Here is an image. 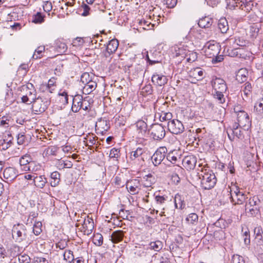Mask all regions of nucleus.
I'll use <instances>...</instances> for the list:
<instances>
[{
  "label": "nucleus",
  "mask_w": 263,
  "mask_h": 263,
  "mask_svg": "<svg viewBox=\"0 0 263 263\" xmlns=\"http://www.w3.org/2000/svg\"><path fill=\"white\" fill-rule=\"evenodd\" d=\"M198 174L199 178L201 179V186L203 189L210 190L215 186L217 179L211 171L202 168Z\"/></svg>",
  "instance_id": "1"
},
{
  "label": "nucleus",
  "mask_w": 263,
  "mask_h": 263,
  "mask_svg": "<svg viewBox=\"0 0 263 263\" xmlns=\"http://www.w3.org/2000/svg\"><path fill=\"white\" fill-rule=\"evenodd\" d=\"M145 152L144 148L138 147L136 149L130 153L129 162L135 165H142L144 161L143 155Z\"/></svg>",
  "instance_id": "2"
},
{
  "label": "nucleus",
  "mask_w": 263,
  "mask_h": 263,
  "mask_svg": "<svg viewBox=\"0 0 263 263\" xmlns=\"http://www.w3.org/2000/svg\"><path fill=\"white\" fill-rule=\"evenodd\" d=\"M149 131L151 137L155 140H161L164 138L166 134L164 126L160 124L152 125Z\"/></svg>",
  "instance_id": "3"
},
{
  "label": "nucleus",
  "mask_w": 263,
  "mask_h": 263,
  "mask_svg": "<svg viewBox=\"0 0 263 263\" xmlns=\"http://www.w3.org/2000/svg\"><path fill=\"white\" fill-rule=\"evenodd\" d=\"M26 230L23 224L14 225L12 230V235L16 241L21 242L26 238Z\"/></svg>",
  "instance_id": "4"
},
{
  "label": "nucleus",
  "mask_w": 263,
  "mask_h": 263,
  "mask_svg": "<svg viewBox=\"0 0 263 263\" xmlns=\"http://www.w3.org/2000/svg\"><path fill=\"white\" fill-rule=\"evenodd\" d=\"M168 129L174 134H179L184 131V127L181 121L177 119H173L168 122Z\"/></svg>",
  "instance_id": "5"
},
{
  "label": "nucleus",
  "mask_w": 263,
  "mask_h": 263,
  "mask_svg": "<svg viewBox=\"0 0 263 263\" xmlns=\"http://www.w3.org/2000/svg\"><path fill=\"white\" fill-rule=\"evenodd\" d=\"M167 153L166 147H160L157 149L152 157V160L153 164L155 166L159 165L164 160Z\"/></svg>",
  "instance_id": "6"
},
{
  "label": "nucleus",
  "mask_w": 263,
  "mask_h": 263,
  "mask_svg": "<svg viewBox=\"0 0 263 263\" xmlns=\"http://www.w3.org/2000/svg\"><path fill=\"white\" fill-rule=\"evenodd\" d=\"M32 103V108L35 114L43 112L47 108V101H44L41 97L35 98Z\"/></svg>",
  "instance_id": "7"
},
{
  "label": "nucleus",
  "mask_w": 263,
  "mask_h": 263,
  "mask_svg": "<svg viewBox=\"0 0 263 263\" xmlns=\"http://www.w3.org/2000/svg\"><path fill=\"white\" fill-rule=\"evenodd\" d=\"M220 50V46L217 43H209L205 48V55L209 58H214L218 54Z\"/></svg>",
  "instance_id": "8"
},
{
  "label": "nucleus",
  "mask_w": 263,
  "mask_h": 263,
  "mask_svg": "<svg viewBox=\"0 0 263 263\" xmlns=\"http://www.w3.org/2000/svg\"><path fill=\"white\" fill-rule=\"evenodd\" d=\"M235 111L237 112V121L239 126L249 127L251 124V120H250L248 114L243 110L236 111L234 109Z\"/></svg>",
  "instance_id": "9"
},
{
  "label": "nucleus",
  "mask_w": 263,
  "mask_h": 263,
  "mask_svg": "<svg viewBox=\"0 0 263 263\" xmlns=\"http://www.w3.org/2000/svg\"><path fill=\"white\" fill-rule=\"evenodd\" d=\"M126 187L131 194H138L140 190V183L138 179L128 180L126 183Z\"/></svg>",
  "instance_id": "10"
},
{
  "label": "nucleus",
  "mask_w": 263,
  "mask_h": 263,
  "mask_svg": "<svg viewBox=\"0 0 263 263\" xmlns=\"http://www.w3.org/2000/svg\"><path fill=\"white\" fill-rule=\"evenodd\" d=\"M172 53L174 57H180V60L187 57L189 51L183 46H175L172 48Z\"/></svg>",
  "instance_id": "11"
},
{
  "label": "nucleus",
  "mask_w": 263,
  "mask_h": 263,
  "mask_svg": "<svg viewBox=\"0 0 263 263\" xmlns=\"http://www.w3.org/2000/svg\"><path fill=\"white\" fill-rule=\"evenodd\" d=\"M182 161L183 165L186 170H191L196 166L197 158L194 155H188L185 156Z\"/></svg>",
  "instance_id": "12"
},
{
  "label": "nucleus",
  "mask_w": 263,
  "mask_h": 263,
  "mask_svg": "<svg viewBox=\"0 0 263 263\" xmlns=\"http://www.w3.org/2000/svg\"><path fill=\"white\" fill-rule=\"evenodd\" d=\"M211 83L215 91H226L227 86L224 80L219 78H215Z\"/></svg>",
  "instance_id": "13"
},
{
  "label": "nucleus",
  "mask_w": 263,
  "mask_h": 263,
  "mask_svg": "<svg viewBox=\"0 0 263 263\" xmlns=\"http://www.w3.org/2000/svg\"><path fill=\"white\" fill-rule=\"evenodd\" d=\"M94 228V223L92 218L87 216L86 218H85L82 224V231L85 234H90Z\"/></svg>",
  "instance_id": "14"
},
{
  "label": "nucleus",
  "mask_w": 263,
  "mask_h": 263,
  "mask_svg": "<svg viewBox=\"0 0 263 263\" xmlns=\"http://www.w3.org/2000/svg\"><path fill=\"white\" fill-rule=\"evenodd\" d=\"M21 91L23 95L28 96L30 100H34L36 98V90L31 84L22 86Z\"/></svg>",
  "instance_id": "15"
},
{
  "label": "nucleus",
  "mask_w": 263,
  "mask_h": 263,
  "mask_svg": "<svg viewBox=\"0 0 263 263\" xmlns=\"http://www.w3.org/2000/svg\"><path fill=\"white\" fill-rule=\"evenodd\" d=\"M3 175L5 179L7 180V182L13 180L17 176L16 170L12 167L5 168Z\"/></svg>",
  "instance_id": "16"
},
{
  "label": "nucleus",
  "mask_w": 263,
  "mask_h": 263,
  "mask_svg": "<svg viewBox=\"0 0 263 263\" xmlns=\"http://www.w3.org/2000/svg\"><path fill=\"white\" fill-rule=\"evenodd\" d=\"M238 126L239 125L237 124V123H235L232 128H230V129L228 130V135L229 139L231 141L234 139L235 137H237V138H241L242 135L241 131L238 128Z\"/></svg>",
  "instance_id": "17"
},
{
  "label": "nucleus",
  "mask_w": 263,
  "mask_h": 263,
  "mask_svg": "<svg viewBox=\"0 0 263 263\" xmlns=\"http://www.w3.org/2000/svg\"><path fill=\"white\" fill-rule=\"evenodd\" d=\"M83 102V100L81 96H76L72 100V105L71 107L72 111L74 112H78L81 109Z\"/></svg>",
  "instance_id": "18"
},
{
  "label": "nucleus",
  "mask_w": 263,
  "mask_h": 263,
  "mask_svg": "<svg viewBox=\"0 0 263 263\" xmlns=\"http://www.w3.org/2000/svg\"><path fill=\"white\" fill-rule=\"evenodd\" d=\"M204 71L200 67L192 69L189 72V76L197 81H200L203 78Z\"/></svg>",
  "instance_id": "19"
},
{
  "label": "nucleus",
  "mask_w": 263,
  "mask_h": 263,
  "mask_svg": "<svg viewBox=\"0 0 263 263\" xmlns=\"http://www.w3.org/2000/svg\"><path fill=\"white\" fill-rule=\"evenodd\" d=\"M152 81L154 84L159 86L164 85L167 82V79L163 75L155 74L152 78Z\"/></svg>",
  "instance_id": "20"
},
{
  "label": "nucleus",
  "mask_w": 263,
  "mask_h": 263,
  "mask_svg": "<svg viewBox=\"0 0 263 263\" xmlns=\"http://www.w3.org/2000/svg\"><path fill=\"white\" fill-rule=\"evenodd\" d=\"M174 212L175 211L173 209V204L172 203H170L162 207V211L160 212L159 215L161 216H165L169 218L174 214Z\"/></svg>",
  "instance_id": "21"
},
{
  "label": "nucleus",
  "mask_w": 263,
  "mask_h": 263,
  "mask_svg": "<svg viewBox=\"0 0 263 263\" xmlns=\"http://www.w3.org/2000/svg\"><path fill=\"white\" fill-rule=\"evenodd\" d=\"M47 183V179L44 175H36L34 178L33 184L37 188L43 189Z\"/></svg>",
  "instance_id": "22"
},
{
  "label": "nucleus",
  "mask_w": 263,
  "mask_h": 263,
  "mask_svg": "<svg viewBox=\"0 0 263 263\" xmlns=\"http://www.w3.org/2000/svg\"><path fill=\"white\" fill-rule=\"evenodd\" d=\"M119 42L117 39L110 40L106 46V52L108 55L114 53L118 49Z\"/></svg>",
  "instance_id": "23"
},
{
  "label": "nucleus",
  "mask_w": 263,
  "mask_h": 263,
  "mask_svg": "<svg viewBox=\"0 0 263 263\" xmlns=\"http://www.w3.org/2000/svg\"><path fill=\"white\" fill-rule=\"evenodd\" d=\"M32 161V158L28 154H26L22 156L20 159V164L21 170L25 171L28 167V164H30Z\"/></svg>",
  "instance_id": "24"
},
{
  "label": "nucleus",
  "mask_w": 263,
  "mask_h": 263,
  "mask_svg": "<svg viewBox=\"0 0 263 263\" xmlns=\"http://www.w3.org/2000/svg\"><path fill=\"white\" fill-rule=\"evenodd\" d=\"M235 188L234 194L235 197H236V201L235 202V204H241L246 201L247 197L243 193L240 191L239 188L237 186H236Z\"/></svg>",
  "instance_id": "25"
},
{
  "label": "nucleus",
  "mask_w": 263,
  "mask_h": 263,
  "mask_svg": "<svg viewBox=\"0 0 263 263\" xmlns=\"http://www.w3.org/2000/svg\"><path fill=\"white\" fill-rule=\"evenodd\" d=\"M253 7V2L252 1L240 0L238 4V8L246 12H250Z\"/></svg>",
  "instance_id": "26"
},
{
  "label": "nucleus",
  "mask_w": 263,
  "mask_h": 263,
  "mask_svg": "<svg viewBox=\"0 0 263 263\" xmlns=\"http://www.w3.org/2000/svg\"><path fill=\"white\" fill-rule=\"evenodd\" d=\"M83 88V93L85 95H88L95 90L97 87V84L95 81L92 80L88 83L84 84Z\"/></svg>",
  "instance_id": "27"
},
{
  "label": "nucleus",
  "mask_w": 263,
  "mask_h": 263,
  "mask_svg": "<svg viewBox=\"0 0 263 263\" xmlns=\"http://www.w3.org/2000/svg\"><path fill=\"white\" fill-rule=\"evenodd\" d=\"M213 23V20L209 16H205L199 19L198 26L202 28L210 27Z\"/></svg>",
  "instance_id": "28"
},
{
  "label": "nucleus",
  "mask_w": 263,
  "mask_h": 263,
  "mask_svg": "<svg viewBox=\"0 0 263 263\" xmlns=\"http://www.w3.org/2000/svg\"><path fill=\"white\" fill-rule=\"evenodd\" d=\"M142 183L145 187H150L156 181L155 177L152 174H148L143 177Z\"/></svg>",
  "instance_id": "29"
},
{
  "label": "nucleus",
  "mask_w": 263,
  "mask_h": 263,
  "mask_svg": "<svg viewBox=\"0 0 263 263\" xmlns=\"http://www.w3.org/2000/svg\"><path fill=\"white\" fill-rule=\"evenodd\" d=\"M124 233L121 230L114 231L111 235V240L114 243L121 241L123 238Z\"/></svg>",
  "instance_id": "30"
},
{
  "label": "nucleus",
  "mask_w": 263,
  "mask_h": 263,
  "mask_svg": "<svg viewBox=\"0 0 263 263\" xmlns=\"http://www.w3.org/2000/svg\"><path fill=\"white\" fill-rule=\"evenodd\" d=\"M96 128L101 133L105 132L109 128L108 122L105 120H100L97 122Z\"/></svg>",
  "instance_id": "31"
},
{
  "label": "nucleus",
  "mask_w": 263,
  "mask_h": 263,
  "mask_svg": "<svg viewBox=\"0 0 263 263\" xmlns=\"http://www.w3.org/2000/svg\"><path fill=\"white\" fill-rule=\"evenodd\" d=\"M50 177V185L52 187L57 186L59 184L60 181V173L57 171L53 172L51 174Z\"/></svg>",
  "instance_id": "32"
},
{
  "label": "nucleus",
  "mask_w": 263,
  "mask_h": 263,
  "mask_svg": "<svg viewBox=\"0 0 263 263\" xmlns=\"http://www.w3.org/2000/svg\"><path fill=\"white\" fill-rule=\"evenodd\" d=\"M166 159L173 164H175L180 160L181 158L176 151H173L166 155Z\"/></svg>",
  "instance_id": "33"
},
{
  "label": "nucleus",
  "mask_w": 263,
  "mask_h": 263,
  "mask_svg": "<svg viewBox=\"0 0 263 263\" xmlns=\"http://www.w3.org/2000/svg\"><path fill=\"white\" fill-rule=\"evenodd\" d=\"M218 26L222 33H226L229 29L228 21L225 18H221L219 20Z\"/></svg>",
  "instance_id": "34"
},
{
  "label": "nucleus",
  "mask_w": 263,
  "mask_h": 263,
  "mask_svg": "<svg viewBox=\"0 0 263 263\" xmlns=\"http://www.w3.org/2000/svg\"><path fill=\"white\" fill-rule=\"evenodd\" d=\"M136 126L139 133L144 135L147 128V124L143 120H139L136 123Z\"/></svg>",
  "instance_id": "35"
},
{
  "label": "nucleus",
  "mask_w": 263,
  "mask_h": 263,
  "mask_svg": "<svg viewBox=\"0 0 263 263\" xmlns=\"http://www.w3.org/2000/svg\"><path fill=\"white\" fill-rule=\"evenodd\" d=\"M28 165V167L25 171L26 172L29 171L32 173H35L36 172L41 170V166L32 160Z\"/></svg>",
  "instance_id": "36"
},
{
  "label": "nucleus",
  "mask_w": 263,
  "mask_h": 263,
  "mask_svg": "<svg viewBox=\"0 0 263 263\" xmlns=\"http://www.w3.org/2000/svg\"><path fill=\"white\" fill-rule=\"evenodd\" d=\"M260 202L259 199H258V197L257 196H254L252 198H250L249 199V201L248 202L246 203L245 205V210L247 211L249 208L251 206H254L258 204V202Z\"/></svg>",
  "instance_id": "37"
},
{
  "label": "nucleus",
  "mask_w": 263,
  "mask_h": 263,
  "mask_svg": "<svg viewBox=\"0 0 263 263\" xmlns=\"http://www.w3.org/2000/svg\"><path fill=\"white\" fill-rule=\"evenodd\" d=\"M11 123V117L9 116H4L0 118V126H1L8 127L10 125Z\"/></svg>",
  "instance_id": "38"
},
{
  "label": "nucleus",
  "mask_w": 263,
  "mask_h": 263,
  "mask_svg": "<svg viewBox=\"0 0 263 263\" xmlns=\"http://www.w3.org/2000/svg\"><path fill=\"white\" fill-rule=\"evenodd\" d=\"M149 248L154 250L155 251H159L163 248V243L161 241L157 240L155 241L151 242L149 245Z\"/></svg>",
  "instance_id": "39"
},
{
  "label": "nucleus",
  "mask_w": 263,
  "mask_h": 263,
  "mask_svg": "<svg viewBox=\"0 0 263 263\" xmlns=\"http://www.w3.org/2000/svg\"><path fill=\"white\" fill-rule=\"evenodd\" d=\"M254 235L255 236V239L258 241L263 242V231L261 227H256L254 230Z\"/></svg>",
  "instance_id": "40"
},
{
  "label": "nucleus",
  "mask_w": 263,
  "mask_h": 263,
  "mask_svg": "<svg viewBox=\"0 0 263 263\" xmlns=\"http://www.w3.org/2000/svg\"><path fill=\"white\" fill-rule=\"evenodd\" d=\"M64 259L68 263H71L74 260V255L70 250H65L63 253Z\"/></svg>",
  "instance_id": "41"
},
{
  "label": "nucleus",
  "mask_w": 263,
  "mask_h": 263,
  "mask_svg": "<svg viewBox=\"0 0 263 263\" xmlns=\"http://www.w3.org/2000/svg\"><path fill=\"white\" fill-rule=\"evenodd\" d=\"M45 51L44 46H39L35 50L34 54L32 55V58L34 59H40L43 57L42 53Z\"/></svg>",
  "instance_id": "42"
},
{
  "label": "nucleus",
  "mask_w": 263,
  "mask_h": 263,
  "mask_svg": "<svg viewBox=\"0 0 263 263\" xmlns=\"http://www.w3.org/2000/svg\"><path fill=\"white\" fill-rule=\"evenodd\" d=\"M58 147L55 146H51L45 149L44 154L46 156L55 155Z\"/></svg>",
  "instance_id": "43"
},
{
  "label": "nucleus",
  "mask_w": 263,
  "mask_h": 263,
  "mask_svg": "<svg viewBox=\"0 0 263 263\" xmlns=\"http://www.w3.org/2000/svg\"><path fill=\"white\" fill-rule=\"evenodd\" d=\"M44 21V16L42 15L40 12L36 13L32 16V22L36 24H40Z\"/></svg>",
  "instance_id": "44"
},
{
  "label": "nucleus",
  "mask_w": 263,
  "mask_h": 263,
  "mask_svg": "<svg viewBox=\"0 0 263 263\" xmlns=\"http://www.w3.org/2000/svg\"><path fill=\"white\" fill-rule=\"evenodd\" d=\"M67 49V46L65 43L58 41L57 42V49L60 53L65 52Z\"/></svg>",
  "instance_id": "45"
},
{
  "label": "nucleus",
  "mask_w": 263,
  "mask_h": 263,
  "mask_svg": "<svg viewBox=\"0 0 263 263\" xmlns=\"http://www.w3.org/2000/svg\"><path fill=\"white\" fill-rule=\"evenodd\" d=\"M198 219V217L196 214L191 213L187 216L185 220L189 223L193 224L197 221Z\"/></svg>",
  "instance_id": "46"
},
{
  "label": "nucleus",
  "mask_w": 263,
  "mask_h": 263,
  "mask_svg": "<svg viewBox=\"0 0 263 263\" xmlns=\"http://www.w3.org/2000/svg\"><path fill=\"white\" fill-rule=\"evenodd\" d=\"M221 91H215V93L214 95V98L217 99L219 103H223L225 102L223 93Z\"/></svg>",
  "instance_id": "47"
},
{
  "label": "nucleus",
  "mask_w": 263,
  "mask_h": 263,
  "mask_svg": "<svg viewBox=\"0 0 263 263\" xmlns=\"http://www.w3.org/2000/svg\"><path fill=\"white\" fill-rule=\"evenodd\" d=\"M240 3V0H228L227 2V9L233 10L236 7H238V3Z\"/></svg>",
  "instance_id": "48"
},
{
  "label": "nucleus",
  "mask_w": 263,
  "mask_h": 263,
  "mask_svg": "<svg viewBox=\"0 0 263 263\" xmlns=\"http://www.w3.org/2000/svg\"><path fill=\"white\" fill-rule=\"evenodd\" d=\"M42 224L41 222H35L34 224L33 232L35 235H39L42 232Z\"/></svg>",
  "instance_id": "49"
},
{
  "label": "nucleus",
  "mask_w": 263,
  "mask_h": 263,
  "mask_svg": "<svg viewBox=\"0 0 263 263\" xmlns=\"http://www.w3.org/2000/svg\"><path fill=\"white\" fill-rule=\"evenodd\" d=\"M175 205L176 208L182 209L184 207V203L183 201L181 199L179 195H176L175 197Z\"/></svg>",
  "instance_id": "50"
},
{
  "label": "nucleus",
  "mask_w": 263,
  "mask_h": 263,
  "mask_svg": "<svg viewBox=\"0 0 263 263\" xmlns=\"http://www.w3.org/2000/svg\"><path fill=\"white\" fill-rule=\"evenodd\" d=\"M172 113L168 112H162L161 115H160L159 118L160 120L161 121H171L172 120Z\"/></svg>",
  "instance_id": "51"
},
{
  "label": "nucleus",
  "mask_w": 263,
  "mask_h": 263,
  "mask_svg": "<svg viewBox=\"0 0 263 263\" xmlns=\"http://www.w3.org/2000/svg\"><path fill=\"white\" fill-rule=\"evenodd\" d=\"M251 89L252 86L251 84L249 82H246L243 85L242 92L245 96H248L251 93Z\"/></svg>",
  "instance_id": "52"
},
{
  "label": "nucleus",
  "mask_w": 263,
  "mask_h": 263,
  "mask_svg": "<svg viewBox=\"0 0 263 263\" xmlns=\"http://www.w3.org/2000/svg\"><path fill=\"white\" fill-rule=\"evenodd\" d=\"M92 80L91 77L88 72L83 73L81 77V81L83 84L85 83H88V82H90Z\"/></svg>",
  "instance_id": "53"
},
{
  "label": "nucleus",
  "mask_w": 263,
  "mask_h": 263,
  "mask_svg": "<svg viewBox=\"0 0 263 263\" xmlns=\"http://www.w3.org/2000/svg\"><path fill=\"white\" fill-rule=\"evenodd\" d=\"M235 43L241 47L246 46L248 44V41L241 37H236Z\"/></svg>",
  "instance_id": "54"
},
{
  "label": "nucleus",
  "mask_w": 263,
  "mask_h": 263,
  "mask_svg": "<svg viewBox=\"0 0 263 263\" xmlns=\"http://www.w3.org/2000/svg\"><path fill=\"white\" fill-rule=\"evenodd\" d=\"M155 200L157 204H159L161 209L162 208L163 206H164V204L165 203L166 199L163 196H155Z\"/></svg>",
  "instance_id": "55"
},
{
  "label": "nucleus",
  "mask_w": 263,
  "mask_h": 263,
  "mask_svg": "<svg viewBox=\"0 0 263 263\" xmlns=\"http://www.w3.org/2000/svg\"><path fill=\"white\" fill-rule=\"evenodd\" d=\"M246 70L241 69L239 70L238 74L236 76L237 80L239 81L243 82L246 80V76L245 73H246Z\"/></svg>",
  "instance_id": "56"
},
{
  "label": "nucleus",
  "mask_w": 263,
  "mask_h": 263,
  "mask_svg": "<svg viewBox=\"0 0 263 263\" xmlns=\"http://www.w3.org/2000/svg\"><path fill=\"white\" fill-rule=\"evenodd\" d=\"M103 240V236L99 234H98L96 235H95L93 238L94 243L98 246H100L102 245Z\"/></svg>",
  "instance_id": "57"
},
{
  "label": "nucleus",
  "mask_w": 263,
  "mask_h": 263,
  "mask_svg": "<svg viewBox=\"0 0 263 263\" xmlns=\"http://www.w3.org/2000/svg\"><path fill=\"white\" fill-rule=\"evenodd\" d=\"M254 108L260 114L263 113V98L256 103Z\"/></svg>",
  "instance_id": "58"
},
{
  "label": "nucleus",
  "mask_w": 263,
  "mask_h": 263,
  "mask_svg": "<svg viewBox=\"0 0 263 263\" xmlns=\"http://www.w3.org/2000/svg\"><path fill=\"white\" fill-rule=\"evenodd\" d=\"M18 260L20 263H29L30 258L28 255L24 254L18 256Z\"/></svg>",
  "instance_id": "59"
},
{
  "label": "nucleus",
  "mask_w": 263,
  "mask_h": 263,
  "mask_svg": "<svg viewBox=\"0 0 263 263\" xmlns=\"http://www.w3.org/2000/svg\"><path fill=\"white\" fill-rule=\"evenodd\" d=\"M110 158H118L120 157V149L116 148H112L110 151Z\"/></svg>",
  "instance_id": "60"
},
{
  "label": "nucleus",
  "mask_w": 263,
  "mask_h": 263,
  "mask_svg": "<svg viewBox=\"0 0 263 263\" xmlns=\"http://www.w3.org/2000/svg\"><path fill=\"white\" fill-rule=\"evenodd\" d=\"M187 56H189V57L187 58V61L189 62H194L197 59V54L196 52H191L189 51Z\"/></svg>",
  "instance_id": "61"
},
{
  "label": "nucleus",
  "mask_w": 263,
  "mask_h": 263,
  "mask_svg": "<svg viewBox=\"0 0 263 263\" xmlns=\"http://www.w3.org/2000/svg\"><path fill=\"white\" fill-rule=\"evenodd\" d=\"M81 9L83 10V12L82 14L83 16H87L89 14V11L90 8L86 4L84 3H82L81 5Z\"/></svg>",
  "instance_id": "62"
},
{
  "label": "nucleus",
  "mask_w": 263,
  "mask_h": 263,
  "mask_svg": "<svg viewBox=\"0 0 263 263\" xmlns=\"http://www.w3.org/2000/svg\"><path fill=\"white\" fill-rule=\"evenodd\" d=\"M87 141L88 143L86 144V146L88 147V148L90 149H91V147L93 146V145L96 143V139L95 137L93 136H89L87 138Z\"/></svg>",
  "instance_id": "63"
},
{
  "label": "nucleus",
  "mask_w": 263,
  "mask_h": 263,
  "mask_svg": "<svg viewBox=\"0 0 263 263\" xmlns=\"http://www.w3.org/2000/svg\"><path fill=\"white\" fill-rule=\"evenodd\" d=\"M232 263H245L242 256L238 255H234L232 259Z\"/></svg>",
  "instance_id": "64"
}]
</instances>
